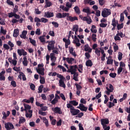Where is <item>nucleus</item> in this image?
I'll return each instance as SVG.
<instances>
[{"label":"nucleus","instance_id":"1","mask_svg":"<svg viewBox=\"0 0 130 130\" xmlns=\"http://www.w3.org/2000/svg\"><path fill=\"white\" fill-rule=\"evenodd\" d=\"M111 14V11L110 9L105 8L104 10L102 11V16L103 18H106Z\"/></svg>","mask_w":130,"mask_h":130},{"label":"nucleus","instance_id":"2","mask_svg":"<svg viewBox=\"0 0 130 130\" xmlns=\"http://www.w3.org/2000/svg\"><path fill=\"white\" fill-rule=\"evenodd\" d=\"M109 88H108V87H106V89L107 90L106 91V94H107V95H110V93H112V92H113L114 90V88L113 87V85H112V84H109Z\"/></svg>","mask_w":130,"mask_h":130},{"label":"nucleus","instance_id":"3","mask_svg":"<svg viewBox=\"0 0 130 130\" xmlns=\"http://www.w3.org/2000/svg\"><path fill=\"white\" fill-rule=\"evenodd\" d=\"M55 44V41H51L48 44L47 46L48 50L50 51L51 50H53L54 49V45Z\"/></svg>","mask_w":130,"mask_h":130},{"label":"nucleus","instance_id":"4","mask_svg":"<svg viewBox=\"0 0 130 130\" xmlns=\"http://www.w3.org/2000/svg\"><path fill=\"white\" fill-rule=\"evenodd\" d=\"M52 111L54 112V113L58 114H62V111H61V109L58 107H56L55 108H52Z\"/></svg>","mask_w":130,"mask_h":130},{"label":"nucleus","instance_id":"5","mask_svg":"<svg viewBox=\"0 0 130 130\" xmlns=\"http://www.w3.org/2000/svg\"><path fill=\"white\" fill-rule=\"evenodd\" d=\"M63 60H66L69 64H73V62L75 60V58L73 57H63Z\"/></svg>","mask_w":130,"mask_h":130},{"label":"nucleus","instance_id":"6","mask_svg":"<svg viewBox=\"0 0 130 130\" xmlns=\"http://www.w3.org/2000/svg\"><path fill=\"white\" fill-rule=\"evenodd\" d=\"M109 123V120H108V119H101V124L103 125V128H104V127H106V126H107L106 124H108Z\"/></svg>","mask_w":130,"mask_h":130},{"label":"nucleus","instance_id":"7","mask_svg":"<svg viewBox=\"0 0 130 130\" xmlns=\"http://www.w3.org/2000/svg\"><path fill=\"white\" fill-rule=\"evenodd\" d=\"M77 108L80 109L81 111H85L86 112L88 110V107H85L83 104H80L79 106H78Z\"/></svg>","mask_w":130,"mask_h":130},{"label":"nucleus","instance_id":"8","mask_svg":"<svg viewBox=\"0 0 130 130\" xmlns=\"http://www.w3.org/2000/svg\"><path fill=\"white\" fill-rule=\"evenodd\" d=\"M17 53L19 56H22V55H27V52L25 51L24 49H18Z\"/></svg>","mask_w":130,"mask_h":130},{"label":"nucleus","instance_id":"9","mask_svg":"<svg viewBox=\"0 0 130 130\" xmlns=\"http://www.w3.org/2000/svg\"><path fill=\"white\" fill-rule=\"evenodd\" d=\"M70 112L73 116L75 115H78L80 113V110L76 109L75 108H73L72 110H70Z\"/></svg>","mask_w":130,"mask_h":130},{"label":"nucleus","instance_id":"10","mask_svg":"<svg viewBox=\"0 0 130 130\" xmlns=\"http://www.w3.org/2000/svg\"><path fill=\"white\" fill-rule=\"evenodd\" d=\"M67 21H70V22H74L75 21H78V19L77 16L73 17L72 16H68L67 18Z\"/></svg>","mask_w":130,"mask_h":130},{"label":"nucleus","instance_id":"11","mask_svg":"<svg viewBox=\"0 0 130 130\" xmlns=\"http://www.w3.org/2000/svg\"><path fill=\"white\" fill-rule=\"evenodd\" d=\"M74 43L76 44V46H77V47H79V46H81V43H80V40H79L77 36L75 35L74 36Z\"/></svg>","mask_w":130,"mask_h":130},{"label":"nucleus","instance_id":"12","mask_svg":"<svg viewBox=\"0 0 130 130\" xmlns=\"http://www.w3.org/2000/svg\"><path fill=\"white\" fill-rule=\"evenodd\" d=\"M54 16L53 12H47L45 13V18H52Z\"/></svg>","mask_w":130,"mask_h":130},{"label":"nucleus","instance_id":"13","mask_svg":"<svg viewBox=\"0 0 130 130\" xmlns=\"http://www.w3.org/2000/svg\"><path fill=\"white\" fill-rule=\"evenodd\" d=\"M45 71V69L44 68H39L37 70V72L39 75H41V76H44V71Z\"/></svg>","mask_w":130,"mask_h":130},{"label":"nucleus","instance_id":"14","mask_svg":"<svg viewBox=\"0 0 130 130\" xmlns=\"http://www.w3.org/2000/svg\"><path fill=\"white\" fill-rule=\"evenodd\" d=\"M83 21H86L87 24H90L91 23H92V19H91V17H84L83 18Z\"/></svg>","mask_w":130,"mask_h":130},{"label":"nucleus","instance_id":"15","mask_svg":"<svg viewBox=\"0 0 130 130\" xmlns=\"http://www.w3.org/2000/svg\"><path fill=\"white\" fill-rule=\"evenodd\" d=\"M84 50L85 51H88V52L91 53L92 52V49L89 47L88 44H86L84 46Z\"/></svg>","mask_w":130,"mask_h":130},{"label":"nucleus","instance_id":"16","mask_svg":"<svg viewBox=\"0 0 130 130\" xmlns=\"http://www.w3.org/2000/svg\"><path fill=\"white\" fill-rule=\"evenodd\" d=\"M10 112L9 111H8L7 112V114L4 111H3L2 112V114L3 115V119H6L7 118V117H8V116H9V115H10Z\"/></svg>","mask_w":130,"mask_h":130},{"label":"nucleus","instance_id":"17","mask_svg":"<svg viewBox=\"0 0 130 130\" xmlns=\"http://www.w3.org/2000/svg\"><path fill=\"white\" fill-rule=\"evenodd\" d=\"M23 61L22 62L23 65L24 67H27L28 66V60H27V57L24 56L23 58Z\"/></svg>","mask_w":130,"mask_h":130},{"label":"nucleus","instance_id":"18","mask_svg":"<svg viewBox=\"0 0 130 130\" xmlns=\"http://www.w3.org/2000/svg\"><path fill=\"white\" fill-rule=\"evenodd\" d=\"M111 56H109L108 58L107 61V64H113V59H111Z\"/></svg>","mask_w":130,"mask_h":130},{"label":"nucleus","instance_id":"19","mask_svg":"<svg viewBox=\"0 0 130 130\" xmlns=\"http://www.w3.org/2000/svg\"><path fill=\"white\" fill-rule=\"evenodd\" d=\"M74 10L76 14H77V15H80V14H81V10H80V8L78 6H75L74 8Z\"/></svg>","mask_w":130,"mask_h":130},{"label":"nucleus","instance_id":"20","mask_svg":"<svg viewBox=\"0 0 130 130\" xmlns=\"http://www.w3.org/2000/svg\"><path fill=\"white\" fill-rule=\"evenodd\" d=\"M23 106L24 107V111H26V112H27V110L31 109V106L27 104L24 103Z\"/></svg>","mask_w":130,"mask_h":130},{"label":"nucleus","instance_id":"21","mask_svg":"<svg viewBox=\"0 0 130 130\" xmlns=\"http://www.w3.org/2000/svg\"><path fill=\"white\" fill-rule=\"evenodd\" d=\"M59 86L60 87H62V88H66V84H64V82L61 79H60L59 80Z\"/></svg>","mask_w":130,"mask_h":130},{"label":"nucleus","instance_id":"22","mask_svg":"<svg viewBox=\"0 0 130 130\" xmlns=\"http://www.w3.org/2000/svg\"><path fill=\"white\" fill-rule=\"evenodd\" d=\"M17 36H19V29L18 28H16L14 30L13 37L17 38Z\"/></svg>","mask_w":130,"mask_h":130},{"label":"nucleus","instance_id":"23","mask_svg":"<svg viewBox=\"0 0 130 130\" xmlns=\"http://www.w3.org/2000/svg\"><path fill=\"white\" fill-rule=\"evenodd\" d=\"M86 67H92L93 66V62L90 59H88L86 62Z\"/></svg>","mask_w":130,"mask_h":130},{"label":"nucleus","instance_id":"24","mask_svg":"<svg viewBox=\"0 0 130 130\" xmlns=\"http://www.w3.org/2000/svg\"><path fill=\"white\" fill-rule=\"evenodd\" d=\"M26 35H27V31L23 30L22 32V34L20 35V37H21V38H23V39H25Z\"/></svg>","mask_w":130,"mask_h":130},{"label":"nucleus","instance_id":"25","mask_svg":"<svg viewBox=\"0 0 130 130\" xmlns=\"http://www.w3.org/2000/svg\"><path fill=\"white\" fill-rule=\"evenodd\" d=\"M43 122L45 123V125L47 127H48L49 126V124L48 123V120H47V119H46V117H43Z\"/></svg>","mask_w":130,"mask_h":130},{"label":"nucleus","instance_id":"26","mask_svg":"<svg viewBox=\"0 0 130 130\" xmlns=\"http://www.w3.org/2000/svg\"><path fill=\"white\" fill-rule=\"evenodd\" d=\"M69 103H70V104H72V105H73L74 106H78L79 104V103L75 100L70 101Z\"/></svg>","mask_w":130,"mask_h":130},{"label":"nucleus","instance_id":"27","mask_svg":"<svg viewBox=\"0 0 130 130\" xmlns=\"http://www.w3.org/2000/svg\"><path fill=\"white\" fill-rule=\"evenodd\" d=\"M90 30L92 32V33H97V29H96V26L94 25H92Z\"/></svg>","mask_w":130,"mask_h":130},{"label":"nucleus","instance_id":"28","mask_svg":"<svg viewBox=\"0 0 130 130\" xmlns=\"http://www.w3.org/2000/svg\"><path fill=\"white\" fill-rule=\"evenodd\" d=\"M63 42H65V44H66L67 45H70V44H71V41L70 40V39L67 40V39L63 38Z\"/></svg>","mask_w":130,"mask_h":130},{"label":"nucleus","instance_id":"29","mask_svg":"<svg viewBox=\"0 0 130 130\" xmlns=\"http://www.w3.org/2000/svg\"><path fill=\"white\" fill-rule=\"evenodd\" d=\"M50 56H51V60H52V61H55V60H56V58L55 57V56H54V54L53 53H51L50 54Z\"/></svg>","mask_w":130,"mask_h":130},{"label":"nucleus","instance_id":"30","mask_svg":"<svg viewBox=\"0 0 130 130\" xmlns=\"http://www.w3.org/2000/svg\"><path fill=\"white\" fill-rule=\"evenodd\" d=\"M25 121H26V119H25V118L24 117H21L20 118L18 123L19 124H21V123H24L25 122Z\"/></svg>","mask_w":130,"mask_h":130},{"label":"nucleus","instance_id":"31","mask_svg":"<svg viewBox=\"0 0 130 130\" xmlns=\"http://www.w3.org/2000/svg\"><path fill=\"white\" fill-rule=\"evenodd\" d=\"M29 41H30V43L32 45H34V46H36V41L32 39V38H29Z\"/></svg>","mask_w":130,"mask_h":130},{"label":"nucleus","instance_id":"32","mask_svg":"<svg viewBox=\"0 0 130 130\" xmlns=\"http://www.w3.org/2000/svg\"><path fill=\"white\" fill-rule=\"evenodd\" d=\"M57 68L58 69H60L61 70H62L63 72H67V69L63 66H62L61 65H58L57 66Z\"/></svg>","mask_w":130,"mask_h":130},{"label":"nucleus","instance_id":"33","mask_svg":"<svg viewBox=\"0 0 130 130\" xmlns=\"http://www.w3.org/2000/svg\"><path fill=\"white\" fill-rule=\"evenodd\" d=\"M97 35L95 34H93L92 35L91 38L92 40L94 42H95L96 40H97Z\"/></svg>","mask_w":130,"mask_h":130},{"label":"nucleus","instance_id":"34","mask_svg":"<svg viewBox=\"0 0 130 130\" xmlns=\"http://www.w3.org/2000/svg\"><path fill=\"white\" fill-rule=\"evenodd\" d=\"M117 24H118V21L115 20V18H113L112 21V25L113 26V25H114L115 26H116Z\"/></svg>","mask_w":130,"mask_h":130},{"label":"nucleus","instance_id":"35","mask_svg":"<svg viewBox=\"0 0 130 130\" xmlns=\"http://www.w3.org/2000/svg\"><path fill=\"white\" fill-rule=\"evenodd\" d=\"M0 32L2 34H4V35H6L7 34V30L4 29V27L3 26L1 27V31Z\"/></svg>","mask_w":130,"mask_h":130},{"label":"nucleus","instance_id":"36","mask_svg":"<svg viewBox=\"0 0 130 130\" xmlns=\"http://www.w3.org/2000/svg\"><path fill=\"white\" fill-rule=\"evenodd\" d=\"M122 55H123V54H122V53L120 52H118V60L120 61L121 60V59H122Z\"/></svg>","mask_w":130,"mask_h":130},{"label":"nucleus","instance_id":"37","mask_svg":"<svg viewBox=\"0 0 130 130\" xmlns=\"http://www.w3.org/2000/svg\"><path fill=\"white\" fill-rule=\"evenodd\" d=\"M72 31H76L79 30V25L78 24H75L73 25V28H72Z\"/></svg>","mask_w":130,"mask_h":130},{"label":"nucleus","instance_id":"38","mask_svg":"<svg viewBox=\"0 0 130 130\" xmlns=\"http://www.w3.org/2000/svg\"><path fill=\"white\" fill-rule=\"evenodd\" d=\"M61 9L63 10V11H64L65 12H69L70 8L64 7V6H62L61 7Z\"/></svg>","mask_w":130,"mask_h":130},{"label":"nucleus","instance_id":"39","mask_svg":"<svg viewBox=\"0 0 130 130\" xmlns=\"http://www.w3.org/2000/svg\"><path fill=\"white\" fill-rule=\"evenodd\" d=\"M41 79L40 80V83L44 84H45V78L44 77L40 76Z\"/></svg>","mask_w":130,"mask_h":130},{"label":"nucleus","instance_id":"40","mask_svg":"<svg viewBox=\"0 0 130 130\" xmlns=\"http://www.w3.org/2000/svg\"><path fill=\"white\" fill-rule=\"evenodd\" d=\"M44 37H45V36L43 35V36L40 37L39 38V39L42 43L45 42V38H44Z\"/></svg>","mask_w":130,"mask_h":130},{"label":"nucleus","instance_id":"41","mask_svg":"<svg viewBox=\"0 0 130 130\" xmlns=\"http://www.w3.org/2000/svg\"><path fill=\"white\" fill-rule=\"evenodd\" d=\"M72 104L70 103V104H67V108H68L69 109H70V110H72L73 108H75V107H74V106H73V105H71Z\"/></svg>","mask_w":130,"mask_h":130},{"label":"nucleus","instance_id":"42","mask_svg":"<svg viewBox=\"0 0 130 130\" xmlns=\"http://www.w3.org/2000/svg\"><path fill=\"white\" fill-rule=\"evenodd\" d=\"M75 86L76 87L77 90H82V86H81L80 85L78 84V83H76Z\"/></svg>","mask_w":130,"mask_h":130},{"label":"nucleus","instance_id":"43","mask_svg":"<svg viewBox=\"0 0 130 130\" xmlns=\"http://www.w3.org/2000/svg\"><path fill=\"white\" fill-rule=\"evenodd\" d=\"M94 52L96 54V55H98V56H100L101 51L100 50H99L98 48L95 49Z\"/></svg>","mask_w":130,"mask_h":130},{"label":"nucleus","instance_id":"44","mask_svg":"<svg viewBox=\"0 0 130 130\" xmlns=\"http://www.w3.org/2000/svg\"><path fill=\"white\" fill-rule=\"evenodd\" d=\"M56 17L58 19H61L62 18V14H61V13H58L56 14Z\"/></svg>","mask_w":130,"mask_h":130},{"label":"nucleus","instance_id":"45","mask_svg":"<svg viewBox=\"0 0 130 130\" xmlns=\"http://www.w3.org/2000/svg\"><path fill=\"white\" fill-rule=\"evenodd\" d=\"M115 106V104H114L113 103L111 102H109V105H108V107H109V108H111L112 107H113V106Z\"/></svg>","mask_w":130,"mask_h":130},{"label":"nucleus","instance_id":"46","mask_svg":"<svg viewBox=\"0 0 130 130\" xmlns=\"http://www.w3.org/2000/svg\"><path fill=\"white\" fill-rule=\"evenodd\" d=\"M105 97V101H104V104H106L107 103V102H108V101H109V98L107 97V95H104Z\"/></svg>","mask_w":130,"mask_h":130},{"label":"nucleus","instance_id":"47","mask_svg":"<svg viewBox=\"0 0 130 130\" xmlns=\"http://www.w3.org/2000/svg\"><path fill=\"white\" fill-rule=\"evenodd\" d=\"M117 28L118 30H121V29H122L123 28V23H121L120 24H118L117 26Z\"/></svg>","mask_w":130,"mask_h":130},{"label":"nucleus","instance_id":"48","mask_svg":"<svg viewBox=\"0 0 130 130\" xmlns=\"http://www.w3.org/2000/svg\"><path fill=\"white\" fill-rule=\"evenodd\" d=\"M11 86H13L14 88L17 87V83L14 80L11 82Z\"/></svg>","mask_w":130,"mask_h":130},{"label":"nucleus","instance_id":"49","mask_svg":"<svg viewBox=\"0 0 130 130\" xmlns=\"http://www.w3.org/2000/svg\"><path fill=\"white\" fill-rule=\"evenodd\" d=\"M3 47L6 50H9V49H10V46H9V45L7 44H4Z\"/></svg>","mask_w":130,"mask_h":130},{"label":"nucleus","instance_id":"50","mask_svg":"<svg viewBox=\"0 0 130 130\" xmlns=\"http://www.w3.org/2000/svg\"><path fill=\"white\" fill-rule=\"evenodd\" d=\"M43 85H41L38 88V93H42V90L43 89Z\"/></svg>","mask_w":130,"mask_h":130},{"label":"nucleus","instance_id":"51","mask_svg":"<svg viewBox=\"0 0 130 130\" xmlns=\"http://www.w3.org/2000/svg\"><path fill=\"white\" fill-rule=\"evenodd\" d=\"M19 74H21V75H22L23 81H26V80H27V78H26V75H25V74H24V73H23L22 72H20Z\"/></svg>","mask_w":130,"mask_h":130},{"label":"nucleus","instance_id":"52","mask_svg":"<svg viewBox=\"0 0 130 130\" xmlns=\"http://www.w3.org/2000/svg\"><path fill=\"white\" fill-rule=\"evenodd\" d=\"M58 102V100H57L56 99H54L52 101H51V104L53 105H55V104H56Z\"/></svg>","mask_w":130,"mask_h":130},{"label":"nucleus","instance_id":"53","mask_svg":"<svg viewBox=\"0 0 130 130\" xmlns=\"http://www.w3.org/2000/svg\"><path fill=\"white\" fill-rule=\"evenodd\" d=\"M82 12H84V13H87V14H90V9L89 8H84L82 10Z\"/></svg>","mask_w":130,"mask_h":130},{"label":"nucleus","instance_id":"54","mask_svg":"<svg viewBox=\"0 0 130 130\" xmlns=\"http://www.w3.org/2000/svg\"><path fill=\"white\" fill-rule=\"evenodd\" d=\"M43 111L39 110V114H41V115H42L43 116H45L47 115L46 112H42Z\"/></svg>","mask_w":130,"mask_h":130},{"label":"nucleus","instance_id":"55","mask_svg":"<svg viewBox=\"0 0 130 130\" xmlns=\"http://www.w3.org/2000/svg\"><path fill=\"white\" fill-rule=\"evenodd\" d=\"M123 70V68L121 67H119L117 70L118 75H120V73H121V72H122Z\"/></svg>","mask_w":130,"mask_h":130},{"label":"nucleus","instance_id":"56","mask_svg":"<svg viewBox=\"0 0 130 130\" xmlns=\"http://www.w3.org/2000/svg\"><path fill=\"white\" fill-rule=\"evenodd\" d=\"M100 75H103V74H105V75H107L108 74V71L107 70H102L100 72Z\"/></svg>","mask_w":130,"mask_h":130},{"label":"nucleus","instance_id":"57","mask_svg":"<svg viewBox=\"0 0 130 130\" xmlns=\"http://www.w3.org/2000/svg\"><path fill=\"white\" fill-rule=\"evenodd\" d=\"M52 24L54 26L55 28L58 27V26L59 25V24H58V23L55 21H53Z\"/></svg>","mask_w":130,"mask_h":130},{"label":"nucleus","instance_id":"58","mask_svg":"<svg viewBox=\"0 0 130 130\" xmlns=\"http://www.w3.org/2000/svg\"><path fill=\"white\" fill-rule=\"evenodd\" d=\"M70 16V13H62V18H66V17Z\"/></svg>","mask_w":130,"mask_h":130},{"label":"nucleus","instance_id":"59","mask_svg":"<svg viewBox=\"0 0 130 130\" xmlns=\"http://www.w3.org/2000/svg\"><path fill=\"white\" fill-rule=\"evenodd\" d=\"M52 5V3L49 1H46V5L47 7H49Z\"/></svg>","mask_w":130,"mask_h":130},{"label":"nucleus","instance_id":"60","mask_svg":"<svg viewBox=\"0 0 130 130\" xmlns=\"http://www.w3.org/2000/svg\"><path fill=\"white\" fill-rule=\"evenodd\" d=\"M48 21V19L44 18H42L41 19V22H42V23H47V21Z\"/></svg>","mask_w":130,"mask_h":130},{"label":"nucleus","instance_id":"61","mask_svg":"<svg viewBox=\"0 0 130 130\" xmlns=\"http://www.w3.org/2000/svg\"><path fill=\"white\" fill-rule=\"evenodd\" d=\"M82 116H84V113L83 112L79 113L77 114V116H76V117H79V118H81Z\"/></svg>","mask_w":130,"mask_h":130},{"label":"nucleus","instance_id":"62","mask_svg":"<svg viewBox=\"0 0 130 130\" xmlns=\"http://www.w3.org/2000/svg\"><path fill=\"white\" fill-rule=\"evenodd\" d=\"M100 26L102 28H105L107 26V23H100Z\"/></svg>","mask_w":130,"mask_h":130},{"label":"nucleus","instance_id":"63","mask_svg":"<svg viewBox=\"0 0 130 130\" xmlns=\"http://www.w3.org/2000/svg\"><path fill=\"white\" fill-rule=\"evenodd\" d=\"M116 73H110V74H109V76H110V77H111V78H115L116 77Z\"/></svg>","mask_w":130,"mask_h":130},{"label":"nucleus","instance_id":"64","mask_svg":"<svg viewBox=\"0 0 130 130\" xmlns=\"http://www.w3.org/2000/svg\"><path fill=\"white\" fill-rule=\"evenodd\" d=\"M5 126L6 128V129H7V130L10 129V123H5Z\"/></svg>","mask_w":130,"mask_h":130}]
</instances>
